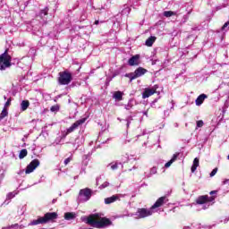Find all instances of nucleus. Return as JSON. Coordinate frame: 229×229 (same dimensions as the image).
Returning a JSON list of instances; mask_svg holds the SVG:
<instances>
[{
    "label": "nucleus",
    "instance_id": "16",
    "mask_svg": "<svg viewBox=\"0 0 229 229\" xmlns=\"http://www.w3.org/2000/svg\"><path fill=\"white\" fill-rule=\"evenodd\" d=\"M157 40V37L155 36H151L149 37L146 42H145V46H147L148 47H151V46H153V44H155V41Z\"/></svg>",
    "mask_w": 229,
    "mask_h": 229
},
{
    "label": "nucleus",
    "instance_id": "41",
    "mask_svg": "<svg viewBox=\"0 0 229 229\" xmlns=\"http://www.w3.org/2000/svg\"><path fill=\"white\" fill-rule=\"evenodd\" d=\"M157 169L156 168H153L152 171L155 172Z\"/></svg>",
    "mask_w": 229,
    "mask_h": 229
},
{
    "label": "nucleus",
    "instance_id": "4",
    "mask_svg": "<svg viewBox=\"0 0 229 229\" xmlns=\"http://www.w3.org/2000/svg\"><path fill=\"white\" fill-rule=\"evenodd\" d=\"M58 77L59 85H69L72 81V73L68 70L60 72Z\"/></svg>",
    "mask_w": 229,
    "mask_h": 229
},
{
    "label": "nucleus",
    "instance_id": "28",
    "mask_svg": "<svg viewBox=\"0 0 229 229\" xmlns=\"http://www.w3.org/2000/svg\"><path fill=\"white\" fill-rule=\"evenodd\" d=\"M10 105H12V98H9L7 99V101L4 104V108H8V106H10Z\"/></svg>",
    "mask_w": 229,
    "mask_h": 229
},
{
    "label": "nucleus",
    "instance_id": "10",
    "mask_svg": "<svg viewBox=\"0 0 229 229\" xmlns=\"http://www.w3.org/2000/svg\"><path fill=\"white\" fill-rule=\"evenodd\" d=\"M79 195L83 196L86 201H89L92 198V190L90 188H85L80 191Z\"/></svg>",
    "mask_w": 229,
    "mask_h": 229
},
{
    "label": "nucleus",
    "instance_id": "37",
    "mask_svg": "<svg viewBox=\"0 0 229 229\" xmlns=\"http://www.w3.org/2000/svg\"><path fill=\"white\" fill-rule=\"evenodd\" d=\"M209 194H210L211 196H214V194H217V191H211L209 192Z\"/></svg>",
    "mask_w": 229,
    "mask_h": 229
},
{
    "label": "nucleus",
    "instance_id": "27",
    "mask_svg": "<svg viewBox=\"0 0 229 229\" xmlns=\"http://www.w3.org/2000/svg\"><path fill=\"white\" fill-rule=\"evenodd\" d=\"M15 192H9L6 196V199H13V197L16 196Z\"/></svg>",
    "mask_w": 229,
    "mask_h": 229
},
{
    "label": "nucleus",
    "instance_id": "12",
    "mask_svg": "<svg viewBox=\"0 0 229 229\" xmlns=\"http://www.w3.org/2000/svg\"><path fill=\"white\" fill-rule=\"evenodd\" d=\"M140 58V55H135L132 57H131L128 61V64L131 65V67H133V65H139V59Z\"/></svg>",
    "mask_w": 229,
    "mask_h": 229
},
{
    "label": "nucleus",
    "instance_id": "34",
    "mask_svg": "<svg viewBox=\"0 0 229 229\" xmlns=\"http://www.w3.org/2000/svg\"><path fill=\"white\" fill-rule=\"evenodd\" d=\"M118 165H117V163H115L114 165H111V169L113 170V171H115V169H118Z\"/></svg>",
    "mask_w": 229,
    "mask_h": 229
},
{
    "label": "nucleus",
    "instance_id": "5",
    "mask_svg": "<svg viewBox=\"0 0 229 229\" xmlns=\"http://www.w3.org/2000/svg\"><path fill=\"white\" fill-rule=\"evenodd\" d=\"M136 216H138L140 219L149 217V216H153V209H151V208L149 209L145 208H138Z\"/></svg>",
    "mask_w": 229,
    "mask_h": 229
},
{
    "label": "nucleus",
    "instance_id": "35",
    "mask_svg": "<svg viewBox=\"0 0 229 229\" xmlns=\"http://www.w3.org/2000/svg\"><path fill=\"white\" fill-rule=\"evenodd\" d=\"M71 160H72L71 157H67L65 160H64V165H67Z\"/></svg>",
    "mask_w": 229,
    "mask_h": 229
},
{
    "label": "nucleus",
    "instance_id": "40",
    "mask_svg": "<svg viewBox=\"0 0 229 229\" xmlns=\"http://www.w3.org/2000/svg\"><path fill=\"white\" fill-rule=\"evenodd\" d=\"M157 169L156 168H153L152 171L155 172Z\"/></svg>",
    "mask_w": 229,
    "mask_h": 229
},
{
    "label": "nucleus",
    "instance_id": "19",
    "mask_svg": "<svg viewBox=\"0 0 229 229\" xmlns=\"http://www.w3.org/2000/svg\"><path fill=\"white\" fill-rule=\"evenodd\" d=\"M21 107L22 112H26V110H28V108H30V100H23L21 103Z\"/></svg>",
    "mask_w": 229,
    "mask_h": 229
},
{
    "label": "nucleus",
    "instance_id": "23",
    "mask_svg": "<svg viewBox=\"0 0 229 229\" xmlns=\"http://www.w3.org/2000/svg\"><path fill=\"white\" fill-rule=\"evenodd\" d=\"M125 78H129L130 79V83H131L133 81V80H137L135 72L126 73L125 74Z\"/></svg>",
    "mask_w": 229,
    "mask_h": 229
},
{
    "label": "nucleus",
    "instance_id": "3",
    "mask_svg": "<svg viewBox=\"0 0 229 229\" xmlns=\"http://www.w3.org/2000/svg\"><path fill=\"white\" fill-rule=\"evenodd\" d=\"M12 67V55H8V49L0 55V71H5Z\"/></svg>",
    "mask_w": 229,
    "mask_h": 229
},
{
    "label": "nucleus",
    "instance_id": "9",
    "mask_svg": "<svg viewBox=\"0 0 229 229\" xmlns=\"http://www.w3.org/2000/svg\"><path fill=\"white\" fill-rule=\"evenodd\" d=\"M169 199H167V197L163 196L157 199V201L154 203V205L151 206V210H155V208H160V207H163V205H165Z\"/></svg>",
    "mask_w": 229,
    "mask_h": 229
},
{
    "label": "nucleus",
    "instance_id": "33",
    "mask_svg": "<svg viewBox=\"0 0 229 229\" xmlns=\"http://www.w3.org/2000/svg\"><path fill=\"white\" fill-rule=\"evenodd\" d=\"M228 26H229V21H226V22L222 26L221 30H222V31H225V28H228Z\"/></svg>",
    "mask_w": 229,
    "mask_h": 229
},
{
    "label": "nucleus",
    "instance_id": "17",
    "mask_svg": "<svg viewBox=\"0 0 229 229\" xmlns=\"http://www.w3.org/2000/svg\"><path fill=\"white\" fill-rule=\"evenodd\" d=\"M64 219L66 221H72V219H76V213H72V212H66L64 214Z\"/></svg>",
    "mask_w": 229,
    "mask_h": 229
},
{
    "label": "nucleus",
    "instance_id": "1",
    "mask_svg": "<svg viewBox=\"0 0 229 229\" xmlns=\"http://www.w3.org/2000/svg\"><path fill=\"white\" fill-rule=\"evenodd\" d=\"M87 225L92 226L93 228H108V226H112V220L107 217H102L101 214L95 213L91 214L87 217L86 220Z\"/></svg>",
    "mask_w": 229,
    "mask_h": 229
},
{
    "label": "nucleus",
    "instance_id": "18",
    "mask_svg": "<svg viewBox=\"0 0 229 229\" xmlns=\"http://www.w3.org/2000/svg\"><path fill=\"white\" fill-rule=\"evenodd\" d=\"M198 167H199V158L195 157L191 166V173H196V169H198Z\"/></svg>",
    "mask_w": 229,
    "mask_h": 229
},
{
    "label": "nucleus",
    "instance_id": "11",
    "mask_svg": "<svg viewBox=\"0 0 229 229\" xmlns=\"http://www.w3.org/2000/svg\"><path fill=\"white\" fill-rule=\"evenodd\" d=\"M153 94H157V89H145L144 92L142 93V98L147 99V98H150Z\"/></svg>",
    "mask_w": 229,
    "mask_h": 229
},
{
    "label": "nucleus",
    "instance_id": "30",
    "mask_svg": "<svg viewBox=\"0 0 229 229\" xmlns=\"http://www.w3.org/2000/svg\"><path fill=\"white\" fill-rule=\"evenodd\" d=\"M179 153L177 154H174L173 157L171 158V160L174 163L176 162V160H178V157H179Z\"/></svg>",
    "mask_w": 229,
    "mask_h": 229
},
{
    "label": "nucleus",
    "instance_id": "21",
    "mask_svg": "<svg viewBox=\"0 0 229 229\" xmlns=\"http://www.w3.org/2000/svg\"><path fill=\"white\" fill-rule=\"evenodd\" d=\"M114 99H117V101H123V92L122 91H115L114 94Z\"/></svg>",
    "mask_w": 229,
    "mask_h": 229
},
{
    "label": "nucleus",
    "instance_id": "14",
    "mask_svg": "<svg viewBox=\"0 0 229 229\" xmlns=\"http://www.w3.org/2000/svg\"><path fill=\"white\" fill-rule=\"evenodd\" d=\"M208 98L206 94H200L197 99L195 100L197 106H201L203 105V101H205Z\"/></svg>",
    "mask_w": 229,
    "mask_h": 229
},
{
    "label": "nucleus",
    "instance_id": "36",
    "mask_svg": "<svg viewBox=\"0 0 229 229\" xmlns=\"http://www.w3.org/2000/svg\"><path fill=\"white\" fill-rule=\"evenodd\" d=\"M223 184H224V185H229V179H225V180L223 182Z\"/></svg>",
    "mask_w": 229,
    "mask_h": 229
},
{
    "label": "nucleus",
    "instance_id": "32",
    "mask_svg": "<svg viewBox=\"0 0 229 229\" xmlns=\"http://www.w3.org/2000/svg\"><path fill=\"white\" fill-rule=\"evenodd\" d=\"M217 174V168H214L213 170H212V172L210 173V176L212 177V176H216V174Z\"/></svg>",
    "mask_w": 229,
    "mask_h": 229
},
{
    "label": "nucleus",
    "instance_id": "22",
    "mask_svg": "<svg viewBox=\"0 0 229 229\" xmlns=\"http://www.w3.org/2000/svg\"><path fill=\"white\" fill-rule=\"evenodd\" d=\"M28 157V150L26 148H23L20 151L19 158L22 160V158H26Z\"/></svg>",
    "mask_w": 229,
    "mask_h": 229
},
{
    "label": "nucleus",
    "instance_id": "8",
    "mask_svg": "<svg viewBox=\"0 0 229 229\" xmlns=\"http://www.w3.org/2000/svg\"><path fill=\"white\" fill-rule=\"evenodd\" d=\"M38 165H40V161L38 159L32 160L26 167L25 174H30L33 173L34 170H36Z\"/></svg>",
    "mask_w": 229,
    "mask_h": 229
},
{
    "label": "nucleus",
    "instance_id": "6",
    "mask_svg": "<svg viewBox=\"0 0 229 229\" xmlns=\"http://www.w3.org/2000/svg\"><path fill=\"white\" fill-rule=\"evenodd\" d=\"M215 199L216 196L201 195L197 198L196 203L197 205H205V203H212Z\"/></svg>",
    "mask_w": 229,
    "mask_h": 229
},
{
    "label": "nucleus",
    "instance_id": "2",
    "mask_svg": "<svg viewBox=\"0 0 229 229\" xmlns=\"http://www.w3.org/2000/svg\"><path fill=\"white\" fill-rule=\"evenodd\" d=\"M58 219V213L56 212H47L44 216H38V219L30 222L29 226H37V225H47L49 221H55Z\"/></svg>",
    "mask_w": 229,
    "mask_h": 229
},
{
    "label": "nucleus",
    "instance_id": "25",
    "mask_svg": "<svg viewBox=\"0 0 229 229\" xmlns=\"http://www.w3.org/2000/svg\"><path fill=\"white\" fill-rule=\"evenodd\" d=\"M163 15L165 17H173V15H176V13L173 12V11H165L163 13Z\"/></svg>",
    "mask_w": 229,
    "mask_h": 229
},
{
    "label": "nucleus",
    "instance_id": "38",
    "mask_svg": "<svg viewBox=\"0 0 229 229\" xmlns=\"http://www.w3.org/2000/svg\"><path fill=\"white\" fill-rule=\"evenodd\" d=\"M102 187H103V189H105L106 187H108V182L102 184Z\"/></svg>",
    "mask_w": 229,
    "mask_h": 229
},
{
    "label": "nucleus",
    "instance_id": "13",
    "mask_svg": "<svg viewBox=\"0 0 229 229\" xmlns=\"http://www.w3.org/2000/svg\"><path fill=\"white\" fill-rule=\"evenodd\" d=\"M146 72H148V71L145 68L139 67L134 71V75L136 76V79H137V78H140V76H144Z\"/></svg>",
    "mask_w": 229,
    "mask_h": 229
},
{
    "label": "nucleus",
    "instance_id": "31",
    "mask_svg": "<svg viewBox=\"0 0 229 229\" xmlns=\"http://www.w3.org/2000/svg\"><path fill=\"white\" fill-rule=\"evenodd\" d=\"M174 162L170 159L167 163H165V167H171L173 165Z\"/></svg>",
    "mask_w": 229,
    "mask_h": 229
},
{
    "label": "nucleus",
    "instance_id": "24",
    "mask_svg": "<svg viewBox=\"0 0 229 229\" xmlns=\"http://www.w3.org/2000/svg\"><path fill=\"white\" fill-rule=\"evenodd\" d=\"M48 12L49 8L46 7L45 9L40 11L39 17L43 19L44 17H46V15H47Z\"/></svg>",
    "mask_w": 229,
    "mask_h": 229
},
{
    "label": "nucleus",
    "instance_id": "7",
    "mask_svg": "<svg viewBox=\"0 0 229 229\" xmlns=\"http://www.w3.org/2000/svg\"><path fill=\"white\" fill-rule=\"evenodd\" d=\"M87 121V118H81L80 120H77L74 123L72 124L70 128L66 131V135H69V133H72L75 130H78L81 124H85V122Z\"/></svg>",
    "mask_w": 229,
    "mask_h": 229
},
{
    "label": "nucleus",
    "instance_id": "29",
    "mask_svg": "<svg viewBox=\"0 0 229 229\" xmlns=\"http://www.w3.org/2000/svg\"><path fill=\"white\" fill-rule=\"evenodd\" d=\"M203 124H205L203 120L197 121V128H203Z\"/></svg>",
    "mask_w": 229,
    "mask_h": 229
},
{
    "label": "nucleus",
    "instance_id": "39",
    "mask_svg": "<svg viewBox=\"0 0 229 229\" xmlns=\"http://www.w3.org/2000/svg\"><path fill=\"white\" fill-rule=\"evenodd\" d=\"M95 24L96 25L99 24V21H95Z\"/></svg>",
    "mask_w": 229,
    "mask_h": 229
},
{
    "label": "nucleus",
    "instance_id": "26",
    "mask_svg": "<svg viewBox=\"0 0 229 229\" xmlns=\"http://www.w3.org/2000/svg\"><path fill=\"white\" fill-rule=\"evenodd\" d=\"M58 110H60V106H58V105L52 106L50 107V112H58Z\"/></svg>",
    "mask_w": 229,
    "mask_h": 229
},
{
    "label": "nucleus",
    "instance_id": "20",
    "mask_svg": "<svg viewBox=\"0 0 229 229\" xmlns=\"http://www.w3.org/2000/svg\"><path fill=\"white\" fill-rule=\"evenodd\" d=\"M4 117H8V109L6 107H4L0 114V121H3Z\"/></svg>",
    "mask_w": 229,
    "mask_h": 229
},
{
    "label": "nucleus",
    "instance_id": "15",
    "mask_svg": "<svg viewBox=\"0 0 229 229\" xmlns=\"http://www.w3.org/2000/svg\"><path fill=\"white\" fill-rule=\"evenodd\" d=\"M119 199V197L117 195H113L112 197L105 199L106 205H110L111 203H114V201H117Z\"/></svg>",
    "mask_w": 229,
    "mask_h": 229
}]
</instances>
